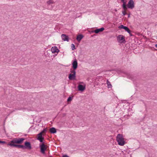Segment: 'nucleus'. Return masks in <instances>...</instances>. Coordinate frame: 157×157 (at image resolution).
<instances>
[{
    "label": "nucleus",
    "mask_w": 157,
    "mask_h": 157,
    "mask_svg": "<svg viewBox=\"0 0 157 157\" xmlns=\"http://www.w3.org/2000/svg\"><path fill=\"white\" fill-rule=\"evenodd\" d=\"M117 140L118 144L120 146H123L125 144V142L123 137L122 136L121 134H118L116 137Z\"/></svg>",
    "instance_id": "nucleus-1"
},
{
    "label": "nucleus",
    "mask_w": 157,
    "mask_h": 157,
    "mask_svg": "<svg viewBox=\"0 0 157 157\" xmlns=\"http://www.w3.org/2000/svg\"><path fill=\"white\" fill-rule=\"evenodd\" d=\"M25 140L24 138H15L10 141V143L8 144H21Z\"/></svg>",
    "instance_id": "nucleus-2"
},
{
    "label": "nucleus",
    "mask_w": 157,
    "mask_h": 157,
    "mask_svg": "<svg viewBox=\"0 0 157 157\" xmlns=\"http://www.w3.org/2000/svg\"><path fill=\"white\" fill-rule=\"evenodd\" d=\"M117 40L120 43H125L126 41L125 40V37L122 35H118L117 37Z\"/></svg>",
    "instance_id": "nucleus-3"
},
{
    "label": "nucleus",
    "mask_w": 157,
    "mask_h": 157,
    "mask_svg": "<svg viewBox=\"0 0 157 157\" xmlns=\"http://www.w3.org/2000/svg\"><path fill=\"white\" fill-rule=\"evenodd\" d=\"M40 147L41 152L43 154L45 153V151L47 149V146L45 145L44 142H42L41 144L40 145Z\"/></svg>",
    "instance_id": "nucleus-4"
},
{
    "label": "nucleus",
    "mask_w": 157,
    "mask_h": 157,
    "mask_svg": "<svg viewBox=\"0 0 157 157\" xmlns=\"http://www.w3.org/2000/svg\"><path fill=\"white\" fill-rule=\"evenodd\" d=\"M127 7L128 8L132 9L134 7V1L133 0H130L127 4Z\"/></svg>",
    "instance_id": "nucleus-5"
},
{
    "label": "nucleus",
    "mask_w": 157,
    "mask_h": 157,
    "mask_svg": "<svg viewBox=\"0 0 157 157\" xmlns=\"http://www.w3.org/2000/svg\"><path fill=\"white\" fill-rule=\"evenodd\" d=\"M24 148L28 149H32L31 143L30 142L26 141L24 143Z\"/></svg>",
    "instance_id": "nucleus-6"
},
{
    "label": "nucleus",
    "mask_w": 157,
    "mask_h": 157,
    "mask_svg": "<svg viewBox=\"0 0 157 157\" xmlns=\"http://www.w3.org/2000/svg\"><path fill=\"white\" fill-rule=\"evenodd\" d=\"M8 146H10L11 147H14L18 148H21L23 149L24 148V145L20 144H7Z\"/></svg>",
    "instance_id": "nucleus-7"
},
{
    "label": "nucleus",
    "mask_w": 157,
    "mask_h": 157,
    "mask_svg": "<svg viewBox=\"0 0 157 157\" xmlns=\"http://www.w3.org/2000/svg\"><path fill=\"white\" fill-rule=\"evenodd\" d=\"M72 64L73 69L76 70L78 67V62L76 58L74 59Z\"/></svg>",
    "instance_id": "nucleus-8"
},
{
    "label": "nucleus",
    "mask_w": 157,
    "mask_h": 157,
    "mask_svg": "<svg viewBox=\"0 0 157 157\" xmlns=\"http://www.w3.org/2000/svg\"><path fill=\"white\" fill-rule=\"evenodd\" d=\"M42 132H40L37 135V139L39 140L40 142H43V141L44 140V138L42 136Z\"/></svg>",
    "instance_id": "nucleus-9"
},
{
    "label": "nucleus",
    "mask_w": 157,
    "mask_h": 157,
    "mask_svg": "<svg viewBox=\"0 0 157 157\" xmlns=\"http://www.w3.org/2000/svg\"><path fill=\"white\" fill-rule=\"evenodd\" d=\"M61 37L62 40L63 41H69V37L68 36L65 34H62L61 35Z\"/></svg>",
    "instance_id": "nucleus-10"
},
{
    "label": "nucleus",
    "mask_w": 157,
    "mask_h": 157,
    "mask_svg": "<svg viewBox=\"0 0 157 157\" xmlns=\"http://www.w3.org/2000/svg\"><path fill=\"white\" fill-rule=\"evenodd\" d=\"M52 52L53 53H58L59 51V49L57 48L56 46L54 47H52L51 49Z\"/></svg>",
    "instance_id": "nucleus-11"
},
{
    "label": "nucleus",
    "mask_w": 157,
    "mask_h": 157,
    "mask_svg": "<svg viewBox=\"0 0 157 157\" xmlns=\"http://www.w3.org/2000/svg\"><path fill=\"white\" fill-rule=\"evenodd\" d=\"M78 90L82 91L84 90L85 89V87L82 85H79L78 86Z\"/></svg>",
    "instance_id": "nucleus-12"
},
{
    "label": "nucleus",
    "mask_w": 157,
    "mask_h": 157,
    "mask_svg": "<svg viewBox=\"0 0 157 157\" xmlns=\"http://www.w3.org/2000/svg\"><path fill=\"white\" fill-rule=\"evenodd\" d=\"M75 75L70 74L69 75L68 78L70 80H74L75 79Z\"/></svg>",
    "instance_id": "nucleus-13"
},
{
    "label": "nucleus",
    "mask_w": 157,
    "mask_h": 157,
    "mask_svg": "<svg viewBox=\"0 0 157 157\" xmlns=\"http://www.w3.org/2000/svg\"><path fill=\"white\" fill-rule=\"evenodd\" d=\"M104 30V28L103 27L100 29H98L94 31V32L96 33H98L100 32H101Z\"/></svg>",
    "instance_id": "nucleus-14"
},
{
    "label": "nucleus",
    "mask_w": 157,
    "mask_h": 157,
    "mask_svg": "<svg viewBox=\"0 0 157 157\" xmlns=\"http://www.w3.org/2000/svg\"><path fill=\"white\" fill-rule=\"evenodd\" d=\"M83 37V36L82 35L79 34L77 36L76 39L78 41L80 42Z\"/></svg>",
    "instance_id": "nucleus-15"
},
{
    "label": "nucleus",
    "mask_w": 157,
    "mask_h": 157,
    "mask_svg": "<svg viewBox=\"0 0 157 157\" xmlns=\"http://www.w3.org/2000/svg\"><path fill=\"white\" fill-rule=\"evenodd\" d=\"M50 132L51 133L54 134L56 132V129L54 127H52L50 128Z\"/></svg>",
    "instance_id": "nucleus-16"
},
{
    "label": "nucleus",
    "mask_w": 157,
    "mask_h": 157,
    "mask_svg": "<svg viewBox=\"0 0 157 157\" xmlns=\"http://www.w3.org/2000/svg\"><path fill=\"white\" fill-rule=\"evenodd\" d=\"M54 3V2L52 0H49L47 2V4L48 5H49L51 4H53Z\"/></svg>",
    "instance_id": "nucleus-17"
},
{
    "label": "nucleus",
    "mask_w": 157,
    "mask_h": 157,
    "mask_svg": "<svg viewBox=\"0 0 157 157\" xmlns=\"http://www.w3.org/2000/svg\"><path fill=\"white\" fill-rule=\"evenodd\" d=\"M107 84L108 88H111L112 87V86L110 82L109 81L108 79L107 80Z\"/></svg>",
    "instance_id": "nucleus-18"
},
{
    "label": "nucleus",
    "mask_w": 157,
    "mask_h": 157,
    "mask_svg": "<svg viewBox=\"0 0 157 157\" xmlns=\"http://www.w3.org/2000/svg\"><path fill=\"white\" fill-rule=\"evenodd\" d=\"M71 47L72 49L73 50H74L75 49V45L73 44H71Z\"/></svg>",
    "instance_id": "nucleus-19"
},
{
    "label": "nucleus",
    "mask_w": 157,
    "mask_h": 157,
    "mask_svg": "<svg viewBox=\"0 0 157 157\" xmlns=\"http://www.w3.org/2000/svg\"><path fill=\"white\" fill-rule=\"evenodd\" d=\"M74 70L73 69V70H71V73H72L73 74H74V75H76V71H75V70Z\"/></svg>",
    "instance_id": "nucleus-20"
},
{
    "label": "nucleus",
    "mask_w": 157,
    "mask_h": 157,
    "mask_svg": "<svg viewBox=\"0 0 157 157\" xmlns=\"http://www.w3.org/2000/svg\"><path fill=\"white\" fill-rule=\"evenodd\" d=\"M122 7H123V8L124 10H125V9H127V7H126V4H123Z\"/></svg>",
    "instance_id": "nucleus-21"
},
{
    "label": "nucleus",
    "mask_w": 157,
    "mask_h": 157,
    "mask_svg": "<svg viewBox=\"0 0 157 157\" xmlns=\"http://www.w3.org/2000/svg\"><path fill=\"white\" fill-rule=\"evenodd\" d=\"M72 100V97H69L67 99V101L68 102Z\"/></svg>",
    "instance_id": "nucleus-22"
},
{
    "label": "nucleus",
    "mask_w": 157,
    "mask_h": 157,
    "mask_svg": "<svg viewBox=\"0 0 157 157\" xmlns=\"http://www.w3.org/2000/svg\"><path fill=\"white\" fill-rule=\"evenodd\" d=\"M124 26L123 25H120V26H119V27H118V28L119 29H123V28H124Z\"/></svg>",
    "instance_id": "nucleus-23"
},
{
    "label": "nucleus",
    "mask_w": 157,
    "mask_h": 157,
    "mask_svg": "<svg viewBox=\"0 0 157 157\" xmlns=\"http://www.w3.org/2000/svg\"><path fill=\"white\" fill-rule=\"evenodd\" d=\"M47 131V129L45 128V129H44L41 132H42V134L44 133L45 132H46Z\"/></svg>",
    "instance_id": "nucleus-24"
},
{
    "label": "nucleus",
    "mask_w": 157,
    "mask_h": 157,
    "mask_svg": "<svg viewBox=\"0 0 157 157\" xmlns=\"http://www.w3.org/2000/svg\"><path fill=\"white\" fill-rule=\"evenodd\" d=\"M122 13H123V14L124 16L126 14V12L125 10L122 11Z\"/></svg>",
    "instance_id": "nucleus-25"
},
{
    "label": "nucleus",
    "mask_w": 157,
    "mask_h": 157,
    "mask_svg": "<svg viewBox=\"0 0 157 157\" xmlns=\"http://www.w3.org/2000/svg\"><path fill=\"white\" fill-rule=\"evenodd\" d=\"M6 142L5 141H1L0 140V144L1 143V144H6Z\"/></svg>",
    "instance_id": "nucleus-26"
},
{
    "label": "nucleus",
    "mask_w": 157,
    "mask_h": 157,
    "mask_svg": "<svg viewBox=\"0 0 157 157\" xmlns=\"http://www.w3.org/2000/svg\"><path fill=\"white\" fill-rule=\"evenodd\" d=\"M126 31H127L129 33H130V32H131L129 28H128V29H127V30Z\"/></svg>",
    "instance_id": "nucleus-27"
},
{
    "label": "nucleus",
    "mask_w": 157,
    "mask_h": 157,
    "mask_svg": "<svg viewBox=\"0 0 157 157\" xmlns=\"http://www.w3.org/2000/svg\"><path fill=\"white\" fill-rule=\"evenodd\" d=\"M125 0H121V2L123 3L124 4H126V2L124 1Z\"/></svg>",
    "instance_id": "nucleus-28"
},
{
    "label": "nucleus",
    "mask_w": 157,
    "mask_h": 157,
    "mask_svg": "<svg viewBox=\"0 0 157 157\" xmlns=\"http://www.w3.org/2000/svg\"><path fill=\"white\" fill-rule=\"evenodd\" d=\"M128 27H127V26H124V28H123V29H124L125 30V31H126L127 30V29H128Z\"/></svg>",
    "instance_id": "nucleus-29"
},
{
    "label": "nucleus",
    "mask_w": 157,
    "mask_h": 157,
    "mask_svg": "<svg viewBox=\"0 0 157 157\" xmlns=\"http://www.w3.org/2000/svg\"><path fill=\"white\" fill-rule=\"evenodd\" d=\"M63 157H69V156H68L67 155H63Z\"/></svg>",
    "instance_id": "nucleus-30"
},
{
    "label": "nucleus",
    "mask_w": 157,
    "mask_h": 157,
    "mask_svg": "<svg viewBox=\"0 0 157 157\" xmlns=\"http://www.w3.org/2000/svg\"><path fill=\"white\" fill-rule=\"evenodd\" d=\"M129 34L130 35V36H133V35L131 33V32L130 33H129Z\"/></svg>",
    "instance_id": "nucleus-31"
},
{
    "label": "nucleus",
    "mask_w": 157,
    "mask_h": 157,
    "mask_svg": "<svg viewBox=\"0 0 157 157\" xmlns=\"http://www.w3.org/2000/svg\"><path fill=\"white\" fill-rule=\"evenodd\" d=\"M130 17V14H128V17L129 18Z\"/></svg>",
    "instance_id": "nucleus-32"
},
{
    "label": "nucleus",
    "mask_w": 157,
    "mask_h": 157,
    "mask_svg": "<svg viewBox=\"0 0 157 157\" xmlns=\"http://www.w3.org/2000/svg\"><path fill=\"white\" fill-rule=\"evenodd\" d=\"M155 47L156 48H157V44H156L155 45Z\"/></svg>",
    "instance_id": "nucleus-33"
},
{
    "label": "nucleus",
    "mask_w": 157,
    "mask_h": 157,
    "mask_svg": "<svg viewBox=\"0 0 157 157\" xmlns=\"http://www.w3.org/2000/svg\"><path fill=\"white\" fill-rule=\"evenodd\" d=\"M129 79H131V77H129Z\"/></svg>",
    "instance_id": "nucleus-34"
}]
</instances>
